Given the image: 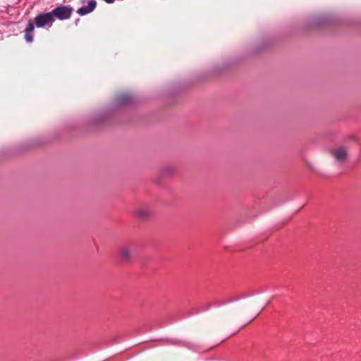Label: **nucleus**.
I'll return each mask as SVG.
<instances>
[{
  "label": "nucleus",
  "mask_w": 361,
  "mask_h": 361,
  "mask_svg": "<svg viewBox=\"0 0 361 361\" xmlns=\"http://www.w3.org/2000/svg\"><path fill=\"white\" fill-rule=\"evenodd\" d=\"M73 11V8L70 6H60L53 9L51 12L54 18H56L60 20H64L71 18Z\"/></svg>",
  "instance_id": "obj_1"
},
{
  "label": "nucleus",
  "mask_w": 361,
  "mask_h": 361,
  "mask_svg": "<svg viewBox=\"0 0 361 361\" xmlns=\"http://www.w3.org/2000/svg\"><path fill=\"white\" fill-rule=\"evenodd\" d=\"M54 21L55 18L51 12L42 13L35 18V23L37 27H51Z\"/></svg>",
  "instance_id": "obj_2"
},
{
  "label": "nucleus",
  "mask_w": 361,
  "mask_h": 361,
  "mask_svg": "<svg viewBox=\"0 0 361 361\" xmlns=\"http://www.w3.org/2000/svg\"><path fill=\"white\" fill-rule=\"evenodd\" d=\"M330 154L336 160V161H337L339 164H342L347 160L348 149L346 147H340L331 149L330 151Z\"/></svg>",
  "instance_id": "obj_3"
},
{
  "label": "nucleus",
  "mask_w": 361,
  "mask_h": 361,
  "mask_svg": "<svg viewBox=\"0 0 361 361\" xmlns=\"http://www.w3.org/2000/svg\"><path fill=\"white\" fill-rule=\"evenodd\" d=\"M118 257L123 262H129L132 259V247L130 245H122L118 249Z\"/></svg>",
  "instance_id": "obj_4"
},
{
  "label": "nucleus",
  "mask_w": 361,
  "mask_h": 361,
  "mask_svg": "<svg viewBox=\"0 0 361 361\" xmlns=\"http://www.w3.org/2000/svg\"><path fill=\"white\" fill-rule=\"evenodd\" d=\"M96 6H97L96 1L94 0H91L90 1H89L88 5L87 6L81 7V8H78L77 10V13L80 16L87 15V14L91 13L92 11H93L95 9Z\"/></svg>",
  "instance_id": "obj_5"
},
{
  "label": "nucleus",
  "mask_w": 361,
  "mask_h": 361,
  "mask_svg": "<svg viewBox=\"0 0 361 361\" xmlns=\"http://www.w3.org/2000/svg\"><path fill=\"white\" fill-rule=\"evenodd\" d=\"M35 30L34 23L30 20L25 27V39L27 42H32L33 41V32Z\"/></svg>",
  "instance_id": "obj_6"
},
{
  "label": "nucleus",
  "mask_w": 361,
  "mask_h": 361,
  "mask_svg": "<svg viewBox=\"0 0 361 361\" xmlns=\"http://www.w3.org/2000/svg\"><path fill=\"white\" fill-rule=\"evenodd\" d=\"M175 173V169L172 166H164L159 172V176L161 178H165L173 176Z\"/></svg>",
  "instance_id": "obj_7"
},
{
  "label": "nucleus",
  "mask_w": 361,
  "mask_h": 361,
  "mask_svg": "<svg viewBox=\"0 0 361 361\" xmlns=\"http://www.w3.org/2000/svg\"><path fill=\"white\" fill-rule=\"evenodd\" d=\"M136 216L140 220H145L151 215V212L145 207L139 208L135 212Z\"/></svg>",
  "instance_id": "obj_8"
},
{
  "label": "nucleus",
  "mask_w": 361,
  "mask_h": 361,
  "mask_svg": "<svg viewBox=\"0 0 361 361\" xmlns=\"http://www.w3.org/2000/svg\"><path fill=\"white\" fill-rule=\"evenodd\" d=\"M117 100L121 104H126L132 100V96L128 93H123L117 97Z\"/></svg>",
  "instance_id": "obj_9"
},
{
  "label": "nucleus",
  "mask_w": 361,
  "mask_h": 361,
  "mask_svg": "<svg viewBox=\"0 0 361 361\" xmlns=\"http://www.w3.org/2000/svg\"><path fill=\"white\" fill-rule=\"evenodd\" d=\"M108 4H112L114 3V0H104Z\"/></svg>",
  "instance_id": "obj_10"
},
{
  "label": "nucleus",
  "mask_w": 361,
  "mask_h": 361,
  "mask_svg": "<svg viewBox=\"0 0 361 361\" xmlns=\"http://www.w3.org/2000/svg\"><path fill=\"white\" fill-rule=\"evenodd\" d=\"M259 314H260V313H257V316L253 319V320H254V319H255L258 315H259ZM252 321V319L250 322H251Z\"/></svg>",
  "instance_id": "obj_11"
},
{
  "label": "nucleus",
  "mask_w": 361,
  "mask_h": 361,
  "mask_svg": "<svg viewBox=\"0 0 361 361\" xmlns=\"http://www.w3.org/2000/svg\"><path fill=\"white\" fill-rule=\"evenodd\" d=\"M264 307L263 309H262V310L259 311V313H262V311H264Z\"/></svg>",
  "instance_id": "obj_12"
},
{
  "label": "nucleus",
  "mask_w": 361,
  "mask_h": 361,
  "mask_svg": "<svg viewBox=\"0 0 361 361\" xmlns=\"http://www.w3.org/2000/svg\"><path fill=\"white\" fill-rule=\"evenodd\" d=\"M264 307L263 309H262V310L259 311V313H262V311H264Z\"/></svg>",
  "instance_id": "obj_13"
},
{
  "label": "nucleus",
  "mask_w": 361,
  "mask_h": 361,
  "mask_svg": "<svg viewBox=\"0 0 361 361\" xmlns=\"http://www.w3.org/2000/svg\"><path fill=\"white\" fill-rule=\"evenodd\" d=\"M264 307L263 309H262V310L259 311V313H262V311H264Z\"/></svg>",
  "instance_id": "obj_14"
}]
</instances>
